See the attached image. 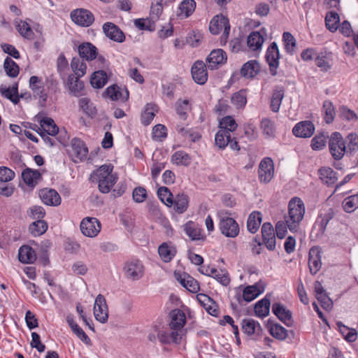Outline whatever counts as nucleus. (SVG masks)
<instances>
[{
  "instance_id": "6",
  "label": "nucleus",
  "mask_w": 358,
  "mask_h": 358,
  "mask_svg": "<svg viewBox=\"0 0 358 358\" xmlns=\"http://www.w3.org/2000/svg\"><path fill=\"white\" fill-rule=\"evenodd\" d=\"M123 271L127 279L136 281L143 277L144 266L138 259H131L125 262Z\"/></svg>"
},
{
  "instance_id": "13",
  "label": "nucleus",
  "mask_w": 358,
  "mask_h": 358,
  "mask_svg": "<svg viewBox=\"0 0 358 358\" xmlns=\"http://www.w3.org/2000/svg\"><path fill=\"white\" fill-rule=\"evenodd\" d=\"M227 60V53L222 49H215L212 50L207 57L206 63L208 69L213 70L225 64Z\"/></svg>"
},
{
  "instance_id": "14",
  "label": "nucleus",
  "mask_w": 358,
  "mask_h": 358,
  "mask_svg": "<svg viewBox=\"0 0 358 358\" xmlns=\"http://www.w3.org/2000/svg\"><path fill=\"white\" fill-rule=\"evenodd\" d=\"M104 34L110 40L117 43H122L125 41L124 32L114 23L107 22L102 27Z\"/></svg>"
},
{
  "instance_id": "4",
  "label": "nucleus",
  "mask_w": 358,
  "mask_h": 358,
  "mask_svg": "<svg viewBox=\"0 0 358 358\" xmlns=\"http://www.w3.org/2000/svg\"><path fill=\"white\" fill-rule=\"evenodd\" d=\"M230 215L228 212H225L219 215V229L224 236L235 238L239 234V225L234 218L229 216Z\"/></svg>"
},
{
  "instance_id": "37",
  "label": "nucleus",
  "mask_w": 358,
  "mask_h": 358,
  "mask_svg": "<svg viewBox=\"0 0 358 358\" xmlns=\"http://www.w3.org/2000/svg\"><path fill=\"white\" fill-rule=\"evenodd\" d=\"M78 106L80 109L90 117L92 118L97 114L96 106L89 98H80L78 100Z\"/></svg>"
},
{
  "instance_id": "43",
  "label": "nucleus",
  "mask_w": 358,
  "mask_h": 358,
  "mask_svg": "<svg viewBox=\"0 0 358 358\" xmlns=\"http://www.w3.org/2000/svg\"><path fill=\"white\" fill-rule=\"evenodd\" d=\"M41 127L43 132L50 136H55L59 132V128L55 123L54 120L50 117H43L40 121Z\"/></svg>"
},
{
  "instance_id": "55",
  "label": "nucleus",
  "mask_w": 358,
  "mask_h": 358,
  "mask_svg": "<svg viewBox=\"0 0 358 358\" xmlns=\"http://www.w3.org/2000/svg\"><path fill=\"white\" fill-rule=\"evenodd\" d=\"M322 110L324 113V120L327 124L331 123L335 117L336 111L332 102L326 100L323 103Z\"/></svg>"
},
{
  "instance_id": "27",
  "label": "nucleus",
  "mask_w": 358,
  "mask_h": 358,
  "mask_svg": "<svg viewBox=\"0 0 358 358\" xmlns=\"http://www.w3.org/2000/svg\"><path fill=\"white\" fill-rule=\"evenodd\" d=\"M29 87L36 97H38L43 102L47 100V94L44 92L43 81L38 76H32L29 78Z\"/></svg>"
},
{
  "instance_id": "11",
  "label": "nucleus",
  "mask_w": 358,
  "mask_h": 358,
  "mask_svg": "<svg viewBox=\"0 0 358 358\" xmlns=\"http://www.w3.org/2000/svg\"><path fill=\"white\" fill-rule=\"evenodd\" d=\"M274 175V165L272 159L269 157L263 159L259 166L258 176L260 182L268 183Z\"/></svg>"
},
{
  "instance_id": "46",
  "label": "nucleus",
  "mask_w": 358,
  "mask_h": 358,
  "mask_svg": "<svg viewBox=\"0 0 358 358\" xmlns=\"http://www.w3.org/2000/svg\"><path fill=\"white\" fill-rule=\"evenodd\" d=\"M270 300L266 297L259 301L255 306V313L257 316L264 317L269 313Z\"/></svg>"
},
{
  "instance_id": "45",
  "label": "nucleus",
  "mask_w": 358,
  "mask_h": 358,
  "mask_svg": "<svg viewBox=\"0 0 358 358\" xmlns=\"http://www.w3.org/2000/svg\"><path fill=\"white\" fill-rule=\"evenodd\" d=\"M71 67L75 76L83 77L86 73L87 65L80 57H73L71 62Z\"/></svg>"
},
{
  "instance_id": "25",
  "label": "nucleus",
  "mask_w": 358,
  "mask_h": 358,
  "mask_svg": "<svg viewBox=\"0 0 358 358\" xmlns=\"http://www.w3.org/2000/svg\"><path fill=\"white\" fill-rule=\"evenodd\" d=\"M80 77H78L73 74L69 76L67 79V85L70 94L74 96H80L83 94L85 85L83 81L80 80Z\"/></svg>"
},
{
  "instance_id": "62",
  "label": "nucleus",
  "mask_w": 358,
  "mask_h": 358,
  "mask_svg": "<svg viewBox=\"0 0 358 358\" xmlns=\"http://www.w3.org/2000/svg\"><path fill=\"white\" fill-rule=\"evenodd\" d=\"M27 215L31 219L36 221L43 220L45 215V211L42 206H34L27 210Z\"/></svg>"
},
{
  "instance_id": "8",
  "label": "nucleus",
  "mask_w": 358,
  "mask_h": 358,
  "mask_svg": "<svg viewBox=\"0 0 358 358\" xmlns=\"http://www.w3.org/2000/svg\"><path fill=\"white\" fill-rule=\"evenodd\" d=\"M70 16L73 22L85 27H90L94 21L93 13L85 8H77L72 10Z\"/></svg>"
},
{
  "instance_id": "33",
  "label": "nucleus",
  "mask_w": 358,
  "mask_h": 358,
  "mask_svg": "<svg viewBox=\"0 0 358 358\" xmlns=\"http://www.w3.org/2000/svg\"><path fill=\"white\" fill-rule=\"evenodd\" d=\"M19 261L24 264L34 263L36 259L35 251L29 245H22L18 252Z\"/></svg>"
},
{
  "instance_id": "7",
  "label": "nucleus",
  "mask_w": 358,
  "mask_h": 358,
  "mask_svg": "<svg viewBox=\"0 0 358 358\" xmlns=\"http://www.w3.org/2000/svg\"><path fill=\"white\" fill-rule=\"evenodd\" d=\"M80 228L83 235L93 238L100 232L101 224L97 218L87 217L81 221Z\"/></svg>"
},
{
  "instance_id": "31",
  "label": "nucleus",
  "mask_w": 358,
  "mask_h": 358,
  "mask_svg": "<svg viewBox=\"0 0 358 358\" xmlns=\"http://www.w3.org/2000/svg\"><path fill=\"white\" fill-rule=\"evenodd\" d=\"M319 178L328 186L333 185L337 181L336 173L330 167H322L318 170Z\"/></svg>"
},
{
  "instance_id": "35",
  "label": "nucleus",
  "mask_w": 358,
  "mask_h": 358,
  "mask_svg": "<svg viewBox=\"0 0 358 358\" xmlns=\"http://www.w3.org/2000/svg\"><path fill=\"white\" fill-rule=\"evenodd\" d=\"M267 327L270 334L275 338L284 341L288 336V331L279 324H273L270 320L268 321Z\"/></svg>"
},
{
  "instance_id": "36",
  "label": "nucleus",
  "mask_w": 358,
  "mask_h": 358,
  "mask_svg": "<svg viewBox=\"0 0 358 358\" xmlns=\"http://www.w3.org/2000/svg\"><path fill=\"white\" fill-rule=\"evenodd\" d=\"M259 71V64L256 60H250L243 65L241 74L245 78H253Z\"/></svg>"
},
{
  "instance_id": "23",
  "label": "nucleus",
  "mask_w": 358,
  "mask_h": 358,
  "mask_svg": "<svg viewBox=\"0 0 358 358\" xmlns=\"http://www.w3.org/2000/svg\"><path fill=\"white\" fill-rule=\"evenodd\" d=\"M184 333H180L176 330H171V332L161 331L157 334V338L162 344H179L181 342Z\"/></svg>"
},
{
  "instance_id": "49",
  "label": "nucleus",
  "mask_w": 358,
  "mask_h": 358,
  "mask_svg": "<svg viewBox=\"0 0 358 358\" xmlns=\"http://www.w3.org/2000/svg\"><path fill=\"white\" fill-rule=\"evenodd\" d=\"M156 107L153 103H147L145 110L141 115V122L143 125L148 126L151 123L157 111Z\"/></svg>"
},
{
  "instance_id": "50",
  "label": "nucleus",
  "mask_w": 358,
  "mask_h": 358,
  "mask_svg": "<svg viewBox=\"0 0 358 358\" xmlns=\"http://www.w3.org/2000/svg\"><path fill=\"white\" fill-rule=\"evenodd\" d=\"M48 229V224L45 221L43 220H36L32 222L29 227V230L32 236H39L44 233Z\"/></svg>"
},
{
  "instance_id": "57",
  "label": "nucleus",
  "mask_w": 358,
  "mask_h": 358,
  "mask_svg": "<svg viewBox=\"0 0 358 358\" xmlns=\"http://www.w3.org/2000/svg\"><path fill=\"white\" fill-rule=\"evenodd\" d=\"M343 208L346 213H352L358 208V194L348 196L342 203Z\"/></svg>"
},
{
  "instance_id": "17",
  "label": "nucleus",
  "mask_w": 358,
  "mask_h": 358,
  "mask_svg": "<svg viewBox=\"0 0 358 358\" xmlns=\"http://www.w3.org/2000/svg\"><path fill=\"white\" fill-rule=\"evenodd\" d=\"M262 235L264 243L268 250L273 251L275 249L276 239L274 229L269 222H265L262 227Z\"/></svg>"
},
{
  "instance_id": "1",
  "label": "nucleus",
  "mask_w": 358,
  "mask_h": 358,
  "mask_svg": "<svg viewBox=\"0 0 358 358\" xmlns=\"http://www.w3.org/2000/svg\"><path fill=\"white\" fill-rule=\"evenodd\" d=\"M305 212L304 203L300 198L291 199L288 203V213L284 215V220L278 221L275 224L277 237L280 239L284 238L287 229L292 233L298 232Z\"/></svg>"
},
{
  "instance_id": "20",
  "label": "nucleus",
  "mask_w": 358,
  "mask_h": 358,
  "mask_svg": "<svg viewBox=\"0 0 358 358\" xmlns=\"http://www.w3.org/2000/svg\"><path fill=\"white\" fill-rule=\"evenodd\" d=\"M315 131V126L310 121H301L292 129L293 134L299 138H309Z\"/></svg>"
},
{
  "instance_id": "28",
  "label": "nucleus",
  "mask_w": 358,
  "mask_h": 358,
  "mask_svg": "<svg viewBox=\"0 0 358 358\" xmlns=\"http://www.w3.org/2000/svg\"><path fill=\"white\" fill-rule=\"evenodd\" d=\"M172 202L174 210L178 214L185 213L189 207V197L184 193L176 194Z\"/></svg>"
},
{
  "instance_id": "19",
  "label": "nucleus",
  "mask_w": 358,
  "mask_h": 358,
  "mask_svg": "<svg viewBox=\"0 0 358 358\" xmlns=\"http://www.w3.org/2000/svg\"><path fill=\"white\" fill-rule=\"evenodd\" d=\"M193 80L199 85H203L208 80L206 66L202 61H196L192 67Z\"/></svg>"
},
{
  "instance_id": "51",
  "label": "nucleus",
  "mask_w": 358,
  "mask_h": 358,
  "mask_svg": "<svg viewBox=\"0 0 358 358\" xmlns=\"http://www.w3.org/2000/svg\"><path fill=\"white\" fill-rule=\"evenodd\" d=\"M184 230L185 234L192 241H199L204 239L203 236L201 234V229L198 227H196V226L192 222H189L185 225Z\"/></svg>"
},
{
  "instance_id": "21",
  "label": "nucleus",
  "mask_w": 358,
  "mask_h": 358,
  "mask_svg": "<svg viewBox=\"0 0 358 358\" xmlns=\"http://www.w3.org/2000/svg\"><path fill=\"white\" fill-rule=\"evenodd\" d=\"M321 251L319 248L313 247L309 251L308 267L312 275H315L321 268Z\"/></svg>"
},
{
  "instance_id": "10",
  "label": "nucleus",
  "mask_w": 358,
  "mask_h": 358,
  "mask_svg": "<svg viewBox=\"0 0 358 358\" xmlns=\"http://www.w3.org/2000/svg\"><path fill=\"white\" fill-rule=\"evenodd\" d=\"M71 156L75 163L85 159L88 154V148L85 143L78 138H74L71 142Z\"/></svg>"
},
{
  "instance_id": "5",
  "label": "nucleus",
  "mask_w": 358,
  "mask_h": 358,
  "mask_svg": "<svg viewBox=\"0 0 358 358\" xmlns=\"http://www.w3.org/2000/svg\"><path fill=\"white\" fill-rule=\"evenodd\" d=\"M329 148L331 155L336 160L341 159L347 153L345 141L339 132L331 134L329 141Z\"/></svg>"
},
{
  "instance_id": "60",
  "label": "nucleus",
  "mask_w": 358,
  "mask_h": 358,
  "mask_svg": "<svg viewBox=\"0 0 358 358\" xmlns=\"http://www.w3.org/2000/svg\"><path fill=\"white\" fill-rule=\"evenodd\" d=\"M16 28L21 36L24 38L30 39L34 34L29 24L23 20H20V22H15Z\"/></svg>"
},
{
  "instance_id": "15",
  "label": "nucleus",
  "mask_w": 358,
  "mask_h": 358,
  "mask_svg": "<svg viewBox=\"0 0 358 358\" xmlns=\"http://www.w3.org/2000/svg\"><path fill=\"white\" fill-rule=\"evenodd\" d=\"M176 279L180 285L192 293H197L200 289L199 282L187 273H174Z\"/></svg>"
},
{
  "instance_id": "3",
  "label": "nucleus",
  "mask_w": 358,
  "mask_h": 358,
  "mask_svg": "<svg viewBox=\"0 0 358 358\" xmlns=\"http://www.w3.org/2000/svg\"><path fill=\"white\" fill-rule=\"evenodd\" d=\"M224 30L220 37V44L224 45L228 40L231 26L229 19L222 14L214 16L210 22L209 30L212 34L217 35Z\"/></svg>"
},
{
  "instance_id": "24",
  "label": "nucleus",
  "mask_w": 358,
  "mask_h": 358,
  "mask_svg": "<svg viewBox=\"0 0 358 358\" xmlns=\"http://www.w3.org/2000/svg\"><path fill=\"white\" fill-rule=\"evenodd\" d=\"M334 216V210L331 208H329L327 212L319 215L313 227L314 229L317 231V234H324L327 224Z\"/></svg>"
},
{
  "instance_id": "32",
  "label": "nucleus",
  "mask_w": 358,
  "mask_h": 358,
  "mask_svg": "<svg viewBox=\"0 0 358 358\" xmlns=\"http://www.w3.org/2000/svg\"><path fill=\"white\" fill-rule=\"evenodd\" d=\"M176 248L171 243H163L158 248L159 257L164 262H171L176 254Z\"/></svg>"
},
{
  "instance_id": "41",
  "label": "nucleus",
  "mask_w": 358,
  "mask_h": 358,
  "mask_svg": "<svg viewBox=\"0 0 358 358\" xmlns=\"http://www.w3.org/2000/svg\"><path fill=\"white\" fill-rule=\"evenodd\" d=\"M108 81V76L104 70H99L93 73L90 83L94 88H102Z\"/></svg>"
},
{
  "instance_id": "9",
  "label": "nucleus",
  "mask_w": 358,
  "mask_h": 358,
  "mask_svg": "<svg viewBox=\"0 0 358 358\" xmlns=\"http://www.w3.org/2000/svg\"><path fill=\"white\" fill-rule=\"evenodd\" d=\"M265 58L268 64L271 74L272 76H275L277 74V69L279 66L280 59V52L275 42H272L268 47Z\"/></svg>"
},
{
  "instance_id": "52",
  "label": "nucleus",
  "mask_w": 358,
  "mask_h": 358,
  "mask_svg": "<svg viewBox=\"0 0 358 358\" xmlns=\"http://www.w3.org/2000/svg\"><path fill=\"white\" fill-rule=\"evenodd\" d=\"M171 162L176 165L188 166L191 163V158L185 151L179 150L171 156Z\"/></svg>"
},
{
  "instance_id": "58",
  "label": "nucleus",
  "mask_w": 358,
  "mask_h": 358,
  "mask_svg": "<svg viewBox=\"0 0 358 358\" xmlns=\"http://www.w3.org/2000/svg\"><path fill=\"white\" fill-rule=\"evenodd\" d=\"M231 101L236 108H244L247 103L246 92L240 90L234 93L231 98Z\"/></svg>"
},
{
  "instance_id": "40",
  "label": "nucleus",
  "mask_w": 358,
  "mask_h": 358,
  "mask_svg": "<svg viewBox=\"0 0 358 358\" xmlns=\"http://www.w3.org/2000/svg\"><path fill=\"white\" fill-rule=\"evenodd\" d=\"M262 222V214L258 211L252 212L247 221L248 230L252 233H256Z\"/></svg>"
},
{
  "instance_id": "30",
  "label": "nucleus",
  "mask_w": 358,
  "mask_h": 358,
  "mask_svg": "<svg viewBox=\"0 0 358 358\" xmlns=\"http://www.w3.org/2000/svg\"><path fill=\"white\" fill-rule=\"evenodd\" d=\"M196 5L194 0H183L178 6L177 15L180 18L189 17L195 10Z\"/></svg>"
},
{
  "instance_id": "39",
  "label": "nucleus",
  "mask_w": 358,
  "mask_h": 358,
  "mask_svg": "<svg viewBox=\"0 0 358 358\" xmlns=\"http://www.w3.org/2000/svg\"><path fill=\"white\" fill-rule=\"evenodd\" d=\"M106 93L112 100L121 99L122 101H127L129 99V92L127 89L124 92H121L120 88L113 85L106 89Z\"/></svg>"
},
{
  "instance_id": "29",
  "label": "nucleus",
  "mask_w": 358,
  "mask_h": 358,
  "mask_svg": "<svg viewBox=\"0 0 358 358\" xmlns=\"http://www.w3.org/2000/svg\"><path fill=\"white\" fill-rule=\"evenodd\" d=\"M22 178L27 185L33 188L41 179V174L38 170L27 168L22 171Z\"/></svg>"
},
{
  "instance_id": "34",
  "label": "nucleus",
  "mask_w": 358,
  "mask_h": 358,
  "mask_svg": "<svg viewBox=\"0 0 358 358\" xmlns=\"http://www.w3.org/2000/svg\"><path fill=\"white\" fill-rule=\"evenodd\" d=\"M241 328L248 336H252L255 333L262 331V327L258 322L251 318H245L242 320Z\"/></svg>"
},
{
  "instance_id": "54",
  "label": "nucleus",
  "mask_w": 358,
  "mask_h": 358,
  "mask_svg": "<svg viewBox=\"0 0 358 358\" xmlns=\"http://www.w3.org/2000/svg\"><path fill=\"white\" fill-rule=\"evenodd\" d=\"M3 67L5 69V71L9 77L15 78L18 76L20 68L18 65L10 57H6L4 63Z\"/></svg>"
},
{
  "instance_id": "61",
  "label": "nucleus",
  "mask_w": 358,
  "mask_h": 358,
  "mask_svg": "<svg viewBox=\"0 0 358 358\" xmlns=\"http://www.w3.org/2000/svg\"><path fill=\"white\" fill-rule=\"evenodd\" d=\"M167 136V129L164 124H158L152 128V137L154 141H162Z\"/></svg>"
},
{
  "instance_id": "18",
  "label": "nucleus",
  "mask_w": 358,
  "mask_h": 358,
  "mask_svg": "<svg viewBox=\"0 0 358 358\" xmlns=\"http://www.w3.org/2000/svg\"><path fill=\"white\" fill-rule=\"evenodd\" d=\"M272 311L286 326L291 327L292 325V312L285 306L280 303H275L272 306Z\"/></svg>"
},
{
  "instance_id": "42",
  "label": "nucleus",
  "mask_w": 358,
  "mask_h": 358,
  "mask_svg": "<svg viewBox=\"0 0 358 358\" xmlns=\"http://www.w3.org/2000/svg\"><path fill=\"white\" fill-rule=\"evenodd\" d=\"M264 41L263 36L259 31H252L248 37L247 43L252 50L260 49Z\"/></svg>"
},
{
  "instance_id": "2",
  "label": "nucleus",
  "mask_w": 358,
  "mask_h": 358,
  "mask_svg": "<svg viewBox=\"0 0 358 358\" xmlns=\"http://www.w3.org/2000/svg\"><path fill=\"white\" fill-rule=\"evenodd\" d=\"M113 169L111 164H103L90 175V180L99 183L101 193H108L117 180V177L112 174Z\"/></svg>"
},
{
  "instance_id": "59",
  "label": "nucleus",
  "mask_w": 358,
  "mask_h": 358,
  "mask_svg": "<svg viewBox=\"0 0 358 358\" xmlns=\"http://www.w3.org/2000/svg\"><path fill=\"white\" fill-rule=\"evenodd\" d=\"M262 291L257 285L247 286L243 292V299L247 302H250L257 298Z\"/></svg>"
},
{
  "instance_id": "12",
  "label": "nucleus",
  "mask_w": 358,
  "mask_h": 358,
  "mask_svg": "<svg viewBox=\"0 0 358 358\" xmlns=\"http://www.w3.org/2000/svg\"><path fill=\"white\" fill-rule=\"evenodd\" d=\"M94 315L96 320L104 324L108 321V308L105 297L99 294L95 299Z\"/></svg>"
},
{
  "instance_id": "56",
  "label": "nucleus",
  "mask_w": 358,
  "mask_h": 358,
  "mask_svg": "<svg viewBox=\"0 0 358 358\" xmlns=\"http://www.w3.org/2000/svg\"><path fill=\"white\" fill-rule=\"evenodd\" d=\"M157 195L159 199L168 207L173 206L172 199L173 195L166 187H161L157 190Z\"/></svg>"
},
{
  "instance_id": "16",
  "label": "nucleus",
  "mask_w": 358,
  "mask_h": 358,
  "mask_svg": "<svg viewBox=\"0 0 358 358\" xmlns=\"http://www.w3.org/2000/svg\"><path fill=\"white\" fill-rule=\"evenodd\" d=\"M171 321L169 327L171 330H176L180 333H184L183 327L186 323V315L185 313L180 309H174L171 311Z\"/></svg>"
},
{
  "instance_id": "47",
  "label": "nucleus",
  "mask_w": 358,
  "mask_h": 358,
  "mask_svg": "<svg viewBox=\"0 0 358 358\" xmlns=\"http://www.w3.org/2000/svg\"><path fill=\"white\" fill-rule=\"evenodd\" d=\"M231 134L228 133L227 130L220 129L215 134V145L220 149H224L229 144Z\"/></svg>"
},
{
  "instance_id": "48",
  "label": "nucleus",
  "mask_w": 358,
  "mask_h": 358,
  "mask_svg": "<svg viewBox=\"0 0 358 358\" xmlns=\"http://www.w3.org/2000/svg\"><path fill=\"white\" fill-rule=\"evenodd\" d=\"M344 140L347 148V154L352 155L358 151V135L357 134L350 133Z\"/></svg>"
},
{
  "instance_id": "63",
  "label": "nucleus",
  "mask_w": 358,
  "mask_h": 358,
  "mask_svg": "<svg viewBox=\"0 0 358 358\" xmlns=\"http://www.w3.org/2000/svg\"><path fill=\"white\" fill-rule=\"evenodd\" d=\"M338 116L343 119L348 121L355 122L358 120V116L357 114L348 107L345 106H341L338 108Z\"/></svg>"
},
{
  "instance_id": "38",
  "label": "nucleus",
  "mask_w": 358,
  "mask_h": 358,
  "mask_svg": "<svg viewBox=\"0 0 358 358\" xmlns=\"http://www.w3.org/2000/svg\"><path fill=\"white\" fill-rule=\"evenodd\" d=\"M284 95L285 90L282 87H276L273 90L270 106L273 112L277 113L279 111Z\"/></svg>"
},
{
  "instance_id": "44",
  "label": "nucleus",
  "mask_w": 358,
  "mask_h": 358,
  "mask_svg": "<svg viewBox=\"0 0 358 358\" xmlns=\"http://www.w3.org/2000/svg\"><path fill=\"white\" fill-rule=\"evenodd\" d=\"M340 22V17L335 11L328 12L325 17V24L330 31L334 32L338 28V23Z\"/></svg>"
},
{
  "instance_id": "22",
  "label": "nucleus",
  "mask_w": 358,
  "mask_h": 358,
  "mask_svg": "<svg viewBox=\"0 0 358 358\" xmlns=\"http://www.w3.org/2000/svg\"><path fill=\"white\" fill-rule=\"evenodd\" d=\"M39 196L43 203L48 206H59L61 197L57 192L53 189H43L39 192Z\"/></svg>"
},
{
  "instance_id": "64",
  "label": "nucleus",
  "mask_w": 358,
  "mask_h": 358,
  "mask_svg": "<svg viewBox=\"0 0 358 358\" xmlns=\"http://www.w3.org/2000/svg\"><path fill=\"white\" fill-rule=\"evenodd\" d=\"M282 38L285 43V49L288 54H292L296 46V40L289 32H284Z\"/></svg>"
},
{
  "instance_id": "53",
  "label": "nucleus",
  "mask_w": 358,
  "mask_h": 358,
  "mask_svg": "<svg viewBox=\"0 0 358 358\" xmlns=\"http://www.w3.org/2000/svg\"><path fill=\"white\" fill-rule=\"evenodd\" d=\"M237 123L231 116H225L220 120V129L227 130L228 133L231 134L237 128Z\"/></svg>"
},
{
  "instance_id": "26",
  "label": "nucleus",
  "mask_w": 358,
  "mask_h": 358,
  "mask_svg": "<svg viewBox=\"0 0 358 358\" xmlns=\"http://www.w3.org/2000/svg\"><path fill=\"white\" fill-rule=\"evenodd\" d=\"M80 58L87 61L94 60L98 55L97 48L91 43H81L78 48Z\"/></svg>"
}]
</instances>
